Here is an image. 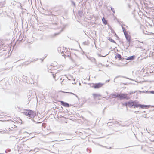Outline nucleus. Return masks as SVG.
<instances>
[{
    "mask_svg": "<svg viewBox=\"0 0 154 154\" xmlns=\"http://www.w3.org/2000/svg\"><path fill=\"white\" fill-rule=\"evenodd\" d=\"M126 106H128L129 107L131 108L134 106V108L140 107L142 109L148 108L149 107H154V106L150 105H142L140 104L137 103L136 101H129L125 103Z\"/></svg>",
    "mask_w": 154,
    "mask_h": 154,
    "instance_id": "f257e3e1",
    "label": "nucleus"
},
{
    "mask_svg": "<svg viewBox=\"0 0 154 154\" xmlns=\"http://www.w3.org/2000/svg\"><path fill=\"white\" fill-rule=\"evenodd\" d=\"M20 112L23 113L25 115L30 119H33L36 116V113L34 111L31 110L20 109Z\"/></svg>",
    "mask_w": 154,
    "mask_h": 154,
    "instance_id": "f03ea898",
    "label": "nucleus"
},
{
    "mask_svg": "<svg viewBox=\"0 0 154 154\" xmlns=\"http://www.w3.org/2000/svg\"><path fill=\"white\" fill-rule=\"evenodd\" d=\"M103 85L104 83H92L91 84V86L94 89H98L101 87Z\"/></svg>",
    "mask_w": 154,
    "mask_h": 154,
    "instance_id": "7ed1b4c3",
    "label": "nucleus"
},
{
    "mask_svg": "<svg viewBox=\"0 0 154 154\" xmlns=\"http://www.w3.org/2000/svg\"><path fill=\"white\" fill-rule=\"evenodd\" d=\"M119 98L120 100L123 99H125L126 100H128L130 98V97L127 96V94H124V93H120L119 94Z\"/></svg>",
    "mask_w": 154,
    "mask_h": 154,
    "instance_id": "20e7f679",
    "label": "nucleus"
},
{
    "mask_svg": "<svg viewBox=\"0 0 154 154\" xmlns=\"http://www.w3.org/2000/svg\"><path fill=\"white\" fill-rule=\"evenodd\" d=\"M126 39L127 41L128 42V45H127V49L130 46V43L131 42V38L130 35H129L128 33H125L124 34Z\"/></svg>",
    "mask_w": 154,
    "mask_h": 154,
    "instance_id": "39448f33",
    "label": "nucleus"
},
{
    "mask_svg": "<svg viewBox=\"0 0 154 154\" xmlns=\"http://www.w3.org/2000/svg\"><path fill=\"white\" fill-rule=\"evenodd\" d=\"M92 95L94 99V100H96L98 99V100H100L99 97L101 96V95L100 94H93Z\"/></svg>",
    "mask_w": 154,
    "mask_h": 154,
    "instance_id": "423d86ee",
    "label": "nucleus"
},
{
    "mask_svg": "<svg viewBox=\"0 0 154 154\" xmlns=\"http://www.w3.org/2000/svg\"><path fill=\"white\" fill-rule=\"evenodd\" d=\"M60 102L61 104L65 107H68L70 106L69 104L63 101H60Z\"/></svg>",
    "mask_w": 154,
    "mask_h": 154,
    "instance_id": "0eeeda50",
    "label": "nucleus"
},
{
    "mask_svg": "<svg viewBox=\"0 0 154 154\" xmlns=\"http://www.w3.org/2000/svg\"><path fill=\"white\" fill-rule=\"evenodd\" d=\"M66 80V79H65L64 78V77H61L60 79V82L61 84H62V85L65 84H66V82H65V81Z\"/></svg>",
    "mask_w": 154,
    "mask_h": 154,
    "instance_id": "6e6552de",
    "label": "nucleus"
},
{
    "mask_svg": "<svg viewBox=\"0 0 154 154\" xmlns=\"http://www.w3.org/2000/svg\"><path fill=\"white\" fill-rule=\"evenodd\" d=\"M50 14H47V15H52V16H56L59 14L58 13L54 11H52V12H50Z\"/></svg>",
    "mask_w": 154,
    "mask_h": 154,
    "instance_id": "1a4fd4ad",
    "label": "nucleus"
},
{
    "mask_svg": "<svg viewBox=\"0 0 154 154\" xmlns=\"http://www.w3.org/2000/svg\"><path fill=\"white\" fill-rule=\"evenodd\" d=\"M78 14L80 17H82L83 15L82 8H80V10H79Z\"/></svg>",
    "mask_w": 154,
    "mask_h": 154,
    "instance_id": "9d476101",
    "label": "nucleus"
},
{
    "mask_svg": "<svg viewBox=\"0 0 154 154\" xmlns=\"http://www.w3.org/2000/svg\"><path fill=\"white\" fill-rule=\"evenodd\" d=\"M135 58V56L134 55H133L128 57L126 59L127 60H133Z\"/></svg>",
    "mask_w": 154,
    "mask_h": 154,
    "instance_id": "9b49d317",
    "label": "nucleus"
},
{
    "mask_svg": "<svg viewBox=\"0 0 154 154\" xmlns=\"http://www.w3.org/2000/svg\"><path fill=\"white\" fill-rule=\"evenodd\" d=\"M117 58L119 59V60H121L122 59L121 55L119 54H117L115 56L116 58Z\"/></svg>",
    "mask_w": 154,
    "mask_h": 154,
    "instance_id": "f8f14e48",
    "label": "nucleus"
},
{
    "mask_svg": "<svg viewBox=\"0 0 154 154\" xmlns=\"http://www.w3.org/2000/svg\"><path fill=\"white\" fill-rule=\"evenodd\" d=\"M119 94H112V96L113 97L116 98V97H119Z\"/></svg>",
    "mask_w": 154,
    "mask_h": 154,
    "instance_id": "ddd939ff",
    "label": "nucleus"
},
{
    "mask_svg": "<svg viewBox=\"0 0 154 154\" xmlns=\"http://www.w3.org/2000/svg\"><path fill=\"white\" fill-rule=\"evenodd\" d=\"M60 92H63V93H70V94H71L73 95H74V96H75L78 99V97L77 96V95H76V94L73 93H72V92H64V91H60Z\"/></svg>",
    "mask_w": 154,
    "mask_h": 154,
    "instance_id": "4468645a",
    "label": "nucleus"
},
{
    "mask_svg": "<svg viewBox=\"0 0 154 154\" xmlns=\"http://www.w3.org/2000/svg\"><path fill=\"white\" fill-rule=\"evenodd\" d=\"M102 21L103 23L105 25H106L107 24V21L106 20H105V18L104 17H103L102 19Z\"/></svg>",
    "mask_w": 154,
    "mask_h": 154,
    "instance_id": "2eb2a0df",
    "label": "nucleus"
},
{
    "mask_svg": "<svg viewBox=\"0 0 154 154\" xmlns=\"http://www.w3.org/2000/svg\"><path fill=\"white\" fill-rule=\"evenodd\" d=\"M83 44L84 45H88L89 44V43L88 41H86L84 42Z\"/></svg>",
    "mask_w": 154,
    "mask_h": 154,
    "instance_id": "dca6fc26",
    "label": "nucleus"
},
{
    "mask_svg": "<svg viewBox=\"0 0 154 154\" xmlns=\"http://www.w3.org/2000/svg\"><path fill=\"white\" fill-rule=\"evenodd\" d=\"M57 51L59 53H61V54L63 53V51H61V48H60V47H59L58 48Z\"/></svg>",
    "mask_w": 154,
    "mask_h": 154,
    "instance_id": "f3484780",
    "label": "nucleus"
},
{
    "mask_svg": "<svg viewBox=\"0 0 154 154\" xmlns=\"http://www.w3.org/2000/svg\"><path fill=\"white\" fill-rule=\"evenodd\" d=\"M71 5H73L74 7H75L76 5L75 3L72 0H71Z\"/></svg>",
    "mask_w": 154,
    "mask_h": 154,
    "instance_id": "a211bd4d",
    "label": "nucleus"
},
{
    "mask_svg": "<svg viewBox=\"0 0 154 154\" xmlns=\"http://www.w3.org/2000/svg\"><path fill=\"white\" fill-rule=\"evenodd\" d=\"M108 39L112 42L116 43L115 41L112 39L109 38Z\"/></svg>",
    "mask_w": 154,
    "mask_h": 154,
    "instance_id": "6ab92c4d",
    "label": "nucleus"
},
{
    "mask_svg": "<svg viewBox=\"0 0 154 154\" xmlns=\"http://www.w3.org/2000/svg\"><path fill=\"white\" fill-rule=\"evenodd\" d=\"M122 28L123 32L124 34L125 33H126V30L125 29V28L123 26H122Z\"/></svg>",
    "mask_w": 154,
    "mask_h": 154,
    "instance_id": "aec40b11",
    "label": "nucleus"
},
{
    "mask_svg": "<svg viewBox=\"0 0 154 154\" xmlns=\"http://www.w3.org/2000/svg\"><path fill=\"white\" fill-rule=\"evenodd\" d=\"M112 123L111 122H108L107 123V125L108 126L109 128H110V126H111L112 125Z\"/></svg>",
    "mask_w": 154,
    "mask_h": 154,
    "instance_id": "412c9836",
    "label": "nucleus"
},
{
    "mask_svg": "<svg viewBox=\"0 0 154 154\" xmlns=\"http://www.w3.org/2000/svg\"><path fill=\"white\" fill-rule=\"evenodd\" d=\"M60 32H61L59 33H55L53 35V37H55V36H57V35H58L60 33Z\"/></svg>",
    "mask_w": 154,
    "mask_h": 154,
    "instance_id": "4be33fe9",
    "label": "nucleus"
},
{
    "mask_svg": "<svg viewBox=\"0 0 154 154\" xmlns=\"http://www.w3.org/2000/svg\"><path fill=\"white\" fill-rule=\"evenodd\" d=\"M147 92L149 93L150 94H154V91H146Z\"/></svg>",
    "mask_w": 154,
    "mask_h": 154,
    "instance_id": "5701e85b",
    "label": "nucleus"
},
{
    "mask_svg": "<svg viewBox=\"0 0 154 154\" xmlns=\"http://www.w3.org/2000/svg\"><path fill=\"white\" fill-rule=\"evenodd\" d=\"M111 10L112 11V12L114 13H115V11L114 8H112V7H111Z\"/></svg>",
    "mask_w": 154,
    "mask_h": 154,
    "instance_id": "b1692460",
    "label": "nucleus"
},
{
    "mask_svg": "<svg viewBox=\"0 0 154 154\" xmlns=\"http://www.w3.org/2000/svg\"><path fill=\"white\" fill-rule=\"evenodd\" d=\"M57 74V73H56V74L55 75L54 74H53V78L55 79V80H57V79H56L55 78V76H56V74Z\"/></svg>",
    "mask_w": 154,
    "mask_h": 154,
    "instance_id": "393cba45",
    "label": "nucleus"
},
{
    "mask_svg": "<svg viewBox=\"0 0 154 154\" xmlns=\"http://www.w3.org/2000/svg\"><path fill=\"white\" fill-rule=\"evenodd\" d=\"M36 60H35V59H34L33 60H30V63H31V62H33L35 61H36Z\"/></svg>",
    "mask_w": 154,
    "mask_h": 154,
    "instance_id": "a878e982",
    "label": "nucleus"
},
{
    "mask_svg": "<svg viewBox=\"0 0 154 154\" xmlns=\"http://www.w3.org/2000/svg\"><path fill=\"white\" fill-rule=\"evenodd\" d=\"M109 54L104 55V56H102V55H100L99 54H98L99 56H100V57H105L106 55H108Z\"/></svg>",
    "mask_w": 154,
    "mask_h": 154,
    "instance_id": "bb28decb",
    "label": "nucleus"
},
{
    "mask_svg": "<svg viewBox=\"0 0 154 154\" xmlns=\"http://www.w3.org/2000/svg\"><path fill=\"white\" fill-rule=\"evenodd\" d=\"M15 108L16 109L18 108L19 109H20V108L18 106H17L15 107Z\"/></svg>",
    "mask_w": 154,
    "mask_h": 154,
    "instance_id": "cd10ccee",
    "label": "nucleus"
},
{
    "mask_svg": "<svg viewBox=\"0 0 154 154\" xmlns=\"http://www.w3.org/2000/svg\"><path fill=\"white\" fill-rule=\"evenodd\" d=\"M143 116L145 118H148V117H146V115H143Z\"/></svg>",
    "mask_w": 154,
    "mask_h": 154,
    "instance_id": "c85d7f7f",
    "label": "nucleus"
},
{
    "mask_svg": "<svg viewBox=\"0 0 154 154\" xmlns=\"http://www.w3.org/2000/svg\"><path fill=\"white\" fill-rule=\"evenodd\" d=\"M2 45V43L0 41V50L1 49V46Z\"/></svg>",
    "mask_w": 154,
    "mask_h": 154,
    "instance_id": "c756f323",
    "label": "nucleus"
},
{
    "mask_svg": "<svg viewBox=\"0 0 154 154\" xmlns=\"http://www.w3.org/2000/svg\"><path fill=\"white\" fill-rule=\"evenodd\" d=\"M62 56H64V57H65L66 56L64 53L62 55Z\"/></svg>",
    "mask_w": 154,
    "mask_h": 154,
    "instance_id": "7c9ffc66",
    "label": "nucleus"
},
{
    "mask_svg": "<svg viewBox=\"0 0 154 154\" xmlns=\"http://www.w3.org/2000/svg\"><path fill=\"white\" fill-rule=\"evenodd\" d=\"M116 124H119V122H118L117 121L116 122Z\"/></svg>",
    "mask_w": 154,
    "mask_h": 154,
    "instance_id": "2f4dec72",
    "label": "nucleus"
},
{
    "mask_svg": "<svg viewBox=\"0 0 154 154\" xmlns=\"http://www.w3.org/2000/svg\"><path fill=\"white\" fill-rule=\"evenodd\" d=\"M119 126H123V125H121V124H119Z\"/></svg>",
    "mask_w": 154,
    "mask_h": 154,
    "instance_id": "473e14b6",
    "label": "nucleus"
},
{
    "mask_svg": "<svg viewBox=\"0 0 154 154\" xmlns=\"http://www.w3.org/2000/svg\"><path fill=\"white\" fill-rule=\"evenodd\" d=\"M69 56H70V55H67V57H69Z\"/></svg>",
    "mask_w": 154,
    "mask_h": 154,
    "instance_id": "72a5a7b5",
    "label": "nucleus"
},
{
    "mask_svg": "<svg viewBox=\"0 0 154 154\" xmlns=\"http://www.w3.org/2000/svg\"><path fill=\"white\" fill-rule=\"evenodd\" d=\"M72 83L73 84H76V83H75V82H73V83Z\"/></svg>",
    "mask_w": 154,
    "mask_h": 154,
    "instance_id": "f704fd0d",
    "label": "nucleus"
},
{
    "mask_svg": "<svg viewBox=\"0 0 154 154\" xmlns=\"http://www.w3.org/2000/svg\"><path fill=\"white\" fill-rule=\"evenodd\" d=\"M74 55L76 56V57H77V55H76V54L75 53L74 54Z\"/></svg>",
    "mask_w": 154,
    "mask_h": 154,
    "instance_id": "c9c22d12",
    "label": "nucleus"
},
{
    "mask_svg": "<svg viewBox=\"0 0 154 154\" xmlns=\"http://www.w3.org/2000/svg\"><path fill=\"white\" fill-rule=\"evenodd\" d=\"M52 67H51V68H50V69L49 70H52L51 69H52Z\"/></svg>",
    "mask_w": 154,
    "mask_h": 154,
    "instance_id": "e433bc0d",
    "label": "nucleus"
},
{
    "mask_svg": "<svg viewBox=\"0 0 154 154\" xmlns=\"http://www.w3.org/2000/svg\"><path fill=\"white\" fill-rule=\"evenodd\" d=\"M66 78L68 79V80H69V79L68 78V77H66Z\"/></svg>",
    "mask_w": 154,
    "mask_h": 154,
    "instance_id": "4c0bfd02",
    "label": "nucleus"
},
{
    "mask_svg": "<svg viewBox=\"0 0 154 154\" xmlns=\"http://www.w3.org/2000/svg\"><path fill=\"white\" fill-rule=\"evenodd\" d=\"M48 72H51V73H52V72H50V71H49V70H48Z\"/></svg>",
    "mask_w": 154,
    "mask_h": 154,
    "instance_id": "58836bf2",
    "label": "nucleus"
},
{
    "mask_svg": "<svg viewBox=\"0 0 154 154\" xmlns=\"http://www.w3.org/2000/svg\"><path fill=\"white\" fill-rule=\"evenodd\" d=\"M109 80H108L106 81L107 82H109Z\"/></svg>",
    "mask_w": 154,
    "mask_h": 154,
    "instance_id": "ea45409f",
    "label": "nucleus"
},
{
    "mask_svg": "<svg viewBox=\"0 0 154 154\" xmlns=\"http://www.w3.org/2000/svg\"><path fill=\"white\" fill-rule=\"evenodd\" d=\"M5 52V51H4V52ZM5 53H4L3 54V55L4 54H5Z\"/></svg>",
    "mask_w": 154,
    "mask_h": 154,
    "instance_id": "a19ab883",
    "label": "nucleus"
},
{
    "mask_svg": "<svg viewBox=\"0 0 154 154\" xmlns=\"http://www.w3.org/2000/svg\"><path fill=\"white\" fill-rule=\"evenodd\" d=\"M50 12H49L48 13V14H50Z\"/></svg>",
    "mask_w": 154,
    "mask_h": 154,
    "instance_id": "79ce46f5",
    "label": "nucleus"
},
{
    "mask_svg": "<svg viewBox=\"0 0 154 154\" xmlns=\"http://www.w3.org/2000/svg\"><path fill=\"white\" fill-rule=\"evenodd\" d=\"M134 113H137V112H136V111H135V112H134Z\"/></svg>",
    "mask_w": 154,
    "mask_h": 154,
    "instance_id": "37998d69",
    "label": "nucleus"
},
{
    "mask_svg": "<svg viewBox=\"0 0 154 154\" xmlns=\"http://www.w3.org/2000/svg\"><path fill=\"white\" fill-rule=\"evenodd\" d=\"M88 148H87V151H88Z\"/></svg>",
    "mask_w": 154,
    "mask_h": 154,
    "instance_id": "c03bdc74",
    "label": "nucleus"
},
{
    "mask_svg": "<svg viewBox=\"0 0 154 154\" xmlns=\"http://www.w3.org/2000/svg\"><path fill=\"white\" fill-rule=\"evenodd\" d=\"M1 130H0V132H2Z\"/></svg>",
    "mask_w": 154,
    "mask_h": 154,
    "instance_id": "a18cd8bd",
    "label": "nucleus"
},
{
    "mask_svg": "<svg viewBox=\"0 0 154 154\" xmlns=\"http://www.w3.org/2000/svg\"><path fill=\"white\" fill-rule=\"evenodd\" d=\"M106 98H107L108 99V98H109V97H107Z\"/></svg>",
    "mask_w": 154,
    "mask_h": 154,
    "instance_id": "49530a36",
    "label": "nucleus"
},
{
    "mask_svg": "<svg viewBox=\"0 0 154 154\" xmlns=\"http://www.w3.org/2000/svg\"><path fill=\"white\" fill-rule=\"evenodd\" d=\"M93 59H94V60H95V58H93Z\"/></svg>",
    "mask_w": 154,
    "mask_h": 154,
    "instance_id": "de8ad7c7",
    "label": "nucleus"
},
{
    "mask_svg": "<svg viewBox=\"0 0 154 154\" xmlns=\"http://www.w3.org/2000/svg\"><path fill=\"white\" fill-rule=\"evenodd\" d=\"M48 69H49V67H48Z\"/></svg>",
    "mask_w": 154,
    "mask_h": 154,
    "instance_id": "09e8293b",
    "label": "nucleus"
},
{
    "mask_svg": "<svg viewBox=\"0 0 154 154\" xmlns=\"http://www.w3.org/2000/svg\"><path fill=\"white\" fill-rule=\"evenodd\" d=\"M91 152V150H90V152Z\"/></svg>",
    "mask_w": 154,
    "mask_h": 154,
    "instance_id": "8fccbe9b",
    "label": "nucleus"
},
{
    "mask_svg": "<svg viewBox=\"0 0 154 154\" xmlns=\"http://www.w3.org/2000/svg\"><path fill=\"white\" fill-rule=\"evenodd\" d=\"M63 31V29H62V30L61 31V32Z\"/></svg>",
    "mask_w": 154,
    "mask_h": 154,
    "instance_id": "3c124183",
    "label": "nucleus"
},
{
    "mask_svg": "<svg viewBox=\"0 0 154 154\" xmlns=\"http://www.w3.org/2000/svg\"><path fill=\"white\" fill-rule=\"evenodd\" d=\"M79 85H81V83H79Z\"/></svg>",
    "mask_w": 154,
    "mask_h": 154,
    "instance_id": "603ef678",
    "label": "nucleus"
}]
</instances>
